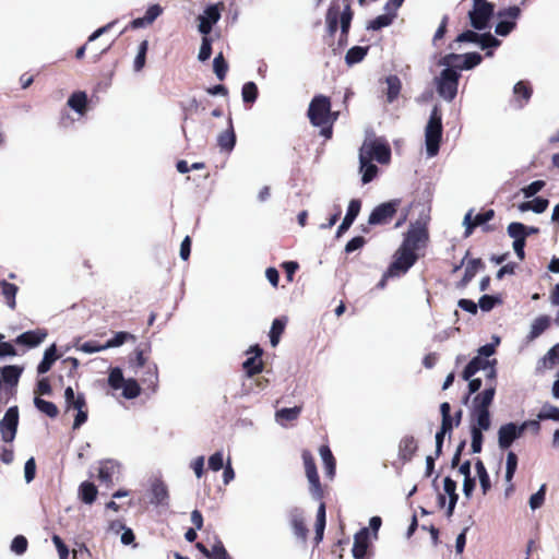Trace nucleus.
<instances>
[{
    "label": "nucleus",
    "mask_w": 559,
    "mask_h": 559,
    "mask_svg": "<svg viewBox=\"0 0 559 559\" xmlns=\"http://www.w3.org/2000/svg\"><path fill=\"white\" fill-rule=\"evenodd\" d=\"M301 457L304 461L306 476L310 485V493L316 500L321 501L317 511L316 535L313 538L314 546H318L323 539L326 524L325 502L322 501L324 497V490L319 478L316 461L312 453L305 449L301 452Z\"/></svg>",
    "instance_id": "obj_1"
},
{
    "label": "nucleus",
    "mask_w": 559,
    "mask_h": 559,
    "mask_svg": "<svg viewBox=\"0 0 559 559\" xmlns=\"http://www.w3.org/2000/svg\"><path fill=\"white\" fill-rule=\"evenodd\" d=\"M354 12L349 4V0H343L342 3L338 0H333L328 8L325 14V24L328 34L333 37L341 28L338 38V47L343 48L348 43V34L352 24Z\"/></svg>",
    "instance_id": "obj_2"
},
{
    "label": "nucleus",
    "mask_w": 559,
    "mask_h": 559,
    "mask_svg": "<svg viewBox=\"0 0 559 559\" xmlns=\"http://www.w3.org/2000/svg\"><path fill=\"white\" fill-rule=\"evenodd\" d=\"M442 132V112L438 106H435L425 128V143L428 156L433 157L439 153Z\"/></svg>",
    "instance_id": "obj_3"
},
{
    "label": "nucleus",
    "mask_w": 559,
    "mask_h": 559,
    "mask_svg": "<svg viewBox=\"0 0 559 559\" xmlns=\"http://www.w3.org/2000/svg\"><path fill=\"white\" fill-rule=\"evenodd\" d=\"M330 97L318 94L311 99L307 116L312 126H322L331 120H337L338 112L332 111Z\"/></svg>",
    "instance_id": "obj_4"
},
{
    "label": "nucleus",
    "mask_w": 559,
    "mask_h": 559,
    "mask_svg": "<svg viewBox=\"0 0 559 559\" xmlns=\"http://www.w3.org/2000/svg\"><path fill=\"white\" fill-rule=\"evenodd\" d=\"M496 394V385H488L483 392L476 394L473 399V407L471 411V419L479 420V425L487 426L491 421L490 406Z\"/></svg>",
    "instance_id": "obj_5"
},
{
    "label": "nucleus",
    "mask_w": 559,
    "mask_h": 559,
    "mask_svg": "<svg viewBox=\"0 0 559 559\" xmlns=\"http://www.w3.org/2000/svg\"><path fill=\"white\" fill-rule=\"evenodd\" d=\"M428 241L429 231L426 224L416 222L415 224H411L408 230L404 235L401 247L405 248L409 252L418 253L419 250L426 248Z\"/></svg>",
    "instance_id": "obj_6"
},
{
    "label": "nucleus",
    "mask_w": 559,
    "mask_h": 559,
    "mask_svg": "<svg viewBox=\"0 0 559 559\" xmlns=\"http://www.w3.org/2000/svg\"><path fill=\"white\" fill-rule=\"evenodd\" d=\"M419 259V253L409 252L405 248H400L393 255V261L388 267L385 277H395L405 274Z\"/></svg>",
    "instance_id": "obj_7"
},
{
    "label": "nucleus",
    "mask_w": 559,
    "mask_h": 559,
    "mask_svg": "<svg viewBox=\"0 0 559 559\" xmlns=\"http://www.w3.org/2000/svg\"><path fill=\"white\" fill-rule=\"evenodd\" d=\"M460 73L450 68L441 71L440 76L437 79V92L440 97L448 102H452L457 94Z\"/></svg>",
    "instance_id": "obj_8"
},
{
    "label": "nucleus",
    "mask_w": 559,
    "mask_h": 559,
    "mask_svg": "<svg viewBox=\"0 0 559 559\" xmlns=\"http://www.w3.org/2000/svg\"><path fill=\"white\" fill-rule=\"evenodd\" d=\"M400 205V199H393L377 205L369 215L368 224L372 226L390 224L395 217Z\"/></svg>",
    "instance_id": "obj_9"
},
{
    "label": "nucleus",
    "mask_w": 559,
    "mask_h": 559,
    "mask_svg": "<svg viewBox=\"0 0 559 559\" xmlns=\"http://www.w3.org/2000/svg\"><path fill=\"white\" fill-rule=\"evenodd\" d=\"M359 155L366 158L364 163L374 159L380 164H388L391 160V148L388 143L372 140L362 144Z\"/></svg>",
    "instance_id": "obj_10"
},
{
    "label": "nucleus",
    "mask_w": 559,
    "mask_h": 559,
    "mask_svg": "<svg viewBox=\"0 0 559 559\" xmlns=\"http://www.w3.org/2000/svg\"><path fill=\"white\" fill-rule=\"evenodd\" d=\"M19 426V408L12 406L8 408L3 418L0 420L1 439L4 442H12L16 436Z\"/></svg>",
    "instance_id": "obj_11"
},
{
    "label": "nucleus",
    "mask_w": 559,
    "mask_h": 559,
    "mask_svg": "<svg viewBox=\"0 0 559 559\" xmlns=\"http://www.w3.org/2000/svg\"><path fill=\"white\" fill-rule=\"evenodd\" d=\"M495 5L492 3H483L481 5H473L468 12L471 25L477 29L483 31L488 27L489 21L493 15Z\"/></svg>",
    "instance_id": "obj_12"
},
{
    "label": "nucleus",
    "mask_w": 559,
    "mask_h": 559,
    "mask_svg": "<svg viewBox=\"0 0 559 559\" xmlns=\"http://www.w3.org/2000/svg\"><path fill=\"white\" fill-rule=\"evenodd\" d=\"M527 428V424L516 426L514 423L502 425L498 430V443L500 449H509L512 443L519 439L524 430Z\"/></svg>",
    "instance_id": "obj_13"
},
{
    "label": "nucleus",
    "mask_w": 559,
    "mask_h": 559,
    "mask_svg": "<svg viewBox=\"0 0 559 559\" xmlns=\"http://www.w3.org/2000/svg\"><path fill=\"white\" fill-rule=\"evenodd\" d=\"M224 4L218 2L216 4H211L205 8L203 14L199 15V32L202 35H209L213 28V25L216 24L221 19V11L223 10Z\"/></svg>",
    "instance_id": "obj_14"
},
{
    "label": "nucleus",
    "mask_w": 559,
    "mask_h": 559,
    "mask_svg": "<svg viewBox=\"0 0 559 559\" xmlns=\"http://www.w3.org/2000/svg\"><path fill=\"white\" fill-rule=\"evenodd\" d=\"M495 211L492 209L478 213L475 216H473V210H469L464 217L465 237L471 236L476 227L481 226L487 222L491 221Z\"/></svg>",
    "instance_id": "obj_15"
},
{
    "label": "nucleus",
    "mask_w": 559,
    "mask_h": 559,
    "mask_svg": "<svg viewBox=\"0 0 559 559\" xmlns=\"http://www.w3.org/2000/svg\"><path fill=\"white\" fill-rule=\"evenodd\" d=\"M47 335H48V332L46 329L38 328L36 330L26 331V332L20 334L13 341V343L15 345H21L26 348H33V347L38 346L40 343H43L45 341V338L47 337Z\"/></svg>",
    "instance_id": "obj_16"
},
{
    "label": "nucleus",
    "mask_w": 559,
    "mask_h": 559,
    "mask_svg": "<svg viewBox=\"0 0 559 559\" xmlns=\"http://www.w3.org/2000/svg\"><path fill=\"white\" fill-rule=\"evenodd\" d=\"M289 523L295 536L301 542L306 543L308 539L309 530L306 525L304 513L300 509L295 508L289 513Z\"/></svg>",
    "instance_id": "obj_17"
},
{
    "label": "nucleus",
    "mask_w": 559,
    "mask_h": 559,
    "mask_svg": "<svg viewBox=\"0 0 559 559\" xmlns=\"http://www.w3.org/2000/svg\"><path fill=\"white\" fill-rule=\"evenodd\" d=\"M369 532L368 528L364 527L358 531L354 536V546L352 549L353 557L355 559H369Z\"/></svg>",
    "instance_id": "obj_18"
},
{
    "label": "nucleus",
    "mask_w": 559,
    "mask_h": 559,
    "mask_svg": "<svg viewBox=\"0 0 559 559\" xmlns=\"http://www.w3.org/2000/svg\"><path fill=\"white\" fill-rule=\"evenodd\" d=\"M418 450V444L413 436H405L399 443V459L405 464L412 461Z\"/></svg>",
    "instance_id": "obj_19"
},
{
    "label": "nucleus",
    "mask_w": 559,
    "mask_h": 559,
    "mask_svg": "<svg viewBox=\"0 0 559 559\" xmlns=\"http://www.w3.org/2000/svg\"><path fill=\"white\" fill-rule=\"evenodd\" d=\"M361 209V201L359 199L350 200L347 213L336 230V237H341L346 230L349 229L356 217L358 216Z\"/></svg>",
    "instance_id": "obj_20"
},
{
    "label": "nucleus",
    "mask_w": 559,
    "mask_h": 559,
    "mask_svg": "<svg viewBox=\"0 0 559 559\" xmlns=\"http://www.w3.org/2000/svg\"><path fill=\"white\" fill-rule=\"evenodd\" d=\"M485 269V263L480 258L469 259L465 264V272L461 281L457 283L459 288H465L474 276Z\"/></svg>",
    "instance_id": "obj_21"
},
{
    "label": "nucleus",
    "mask_w": 559,
    "mask_h": 559,
    "mask_svg": "<svg viewBox=\"0 0 559 559\" xmlns=\"http://www.w3.org/2000/svg\"><path fill=\"white\" fill-rule=\"evenodd\" d=\"M117 464L114 461L107 460L100 463L98 468V480L106 485V487H111L114 485V475L117 472Z\"/></svg>",
    "instance_id": "obj_22"
},
{
    "label": "nucleus",
    "mask_w": 559,
    "mask_h": 559,
    "mask_svg": "<svg viewBox=\"0 0 559 559\" xmlns=\"http://www.w3.org/2000/svg\"><path fill=\"white\" fill-rule=\"evenodd\" d=\"M67 104L75 112L83 116L87 110V105H88L87 94L83 91L74 92L69 97Z\"/></svg>",
    "instance_id": "obj_23"
},
{
    "label": "nucleus",
    "mask_w": 559,
    "mask_h": 559,
    "mask_svg": "<svg viewBox=\"0 0 559 559\" xmlns=\"http://www.w3.org/2000/svg\"><path fill=\"white\" fill-rule=\"evenodd\" d=\"M0 290L1 295L4 298L5 304L12 310L16 308V294L19 292V287L15 284L9 283L5 280L0 281Z\"/></svg>",
    "instance_id": "obj_24"
},
{
    "label": "nucleus",
    "mask_w": 559,
    "mask_h": 559,
    "mask_svg": "<svg viewBox=\"0 0 559 559\" xmlns=\"http://www.w3.org/2000/svg\"><path fill=\"white\" fill-rule=\"evenodd\" d=\"M489 367V361L480 356L474 357L464 368L462 378L469 380L479 370H485Z\"/></svg>",
    "instance_id": "obj_25"
},
{
    "label": "nucleus",
    "mask_w": 559,
    "mask_h": 559,
    "mask_svg": "<svg viewBox=\"0 0 559 559\" xmlns=\"http://www.w3.org/2000/svg\"><path fill=\"white\" fill-rule=\"evenodd\" d=\"M319 453L322 457L326 476L332 478L335 475L336 461L330 447L326 444L321 445L319 449Z\"/></svg>",
    "instance_id": "obj_26"
},
{
    "label": "nucleus",
    "mask_w": 559,
    "mask_h": 559,
    "mask_svg": "<svg viewBox=\"0 0 559 559\" xmlns=\"http://www.w3.org/2000/svg\"><path fill=\"white\" fill-rule=\"evenodd\" d=\"M58 358H59V356L57 354V347L55 344H52L50 347H48L45 350L44 357L37 366V372L39 374H44V373L48 372Z\"/></svg>",
    "instance_id": "obj_27"
},
{
    "label": "nucleus",
    "mask_w": 559,
    "mask_h": 559,
    "mask_svg": "<svg viewBox=\"0 0 559 559\" xmlns=\"http://www.w3.org/2000/svg\"><path fill=\"white\" fill-rule=\"evenodd\" d=\"M550 326V318L546 314L537 317L532 325L531 331L527 334V340L533 341L540 336Z\"/></svg>",
    "instance_id": "obj_28"
},
{
    "label": "nucleus",
    "mask_w": 559,
    "mask_h": 559,
    "mask_svg": "<svg viewBox=\"0 0 559 559\" xmlns=\"http://www.w3.org/2000/svg\"><path fill=\"white\" fill-rule=\"evenodd\" d=\"M74 409L78 413L73 421V429H79L87 420V404L84 394L79 393V400L75 402Z\"/></svg>",
    "instance_id": "obj_29"
},
{
    "label": "nucleus",
    "mask_w": 559,
    "mask_h": 559,
    "mask_svg": "<svg viewBox=\"0 0 559 559\" xmlns=\"http://www.w3.org/2000/svg\"><path fill=\"white\" fill-rule=\"evenodd\" d=\"M97 487L91 481H83L79 487V497L85 504H92L97 498Z\"/></svg>",
    "instance_id": "obj_30"
},
{
    "label": "nucleus",
    "mask_w": 559,
    "mask_h": 559,
    "mask_svg": "<svg viewBox=\"0 0 559 559\" xmlns=\"http://www.w3.org/2000/svg\"><path fill=\"white\" fill-rule=\"evenodd\" d=\"M287 324V318H276L272 322V326L270 330V342L273 347L277 346L280 343L281 336L285 331Z\"/></svg>",
    "instance_id": "obj_31"
},
{
    "label": "nucleus",
    "mask_w": 559,
    "mask_h": 559,
    "mask_svg": "<svg viewBox=\"0 0 559 559\" xmlns=\"http://www.w3.org/2000/svg\"><path fill=\"white\" fill-rule=\"evenodd\" d=\"M264 362L261 357H249L242 362V369L248 378L263 371Z\"/></svg>",
    "instance_id": "obj_32"
},
{
    "label": "nucleus",
    "mask_w": 559,
    "mask_h": 559,
    "mask_svg": "<svg viewBox=\"0 0 559 559\" xmlns=\"http://www.w3.org/2000/svg\"><path fill=\"white\" fill-rule=\"evenodd\" d=\"M152 500L151 502L152 503H155V504H167V500H168V489H167V486L160 481V480H157L155 481L153 485H152Z\"/></svg>",
    "instance_id": "obj_33"
},
{
    "label": "nucleus",
    "mask_w": 559,
    "mask_h": 559,
    "mask_svg": "<svg viewBox=\"0 0 559 559\" xmlns=\"http://www.w3.org/2000/svg\"><path fill=\"white\" fill-rule=\"evenodd\" d=\"M21 373L22 368L17 366H5L2 369L0 368V378L2 377L3 382L12 386L17 384Z\"/></svg>",
    "instance_id": "obj_34"
},
{
    "label": "nucleus",
    "mask_w": 559,
    "mask_h": 559,
    "mask_svg": "<svg viewBox=\"0 0 559 559\" xmlns=\"http://www.w3.org/2000/svg\"><path fill=\"white\" fill-rule=\"evenodd\" d=\"M135 341H136V337L134 334H132L130 332L120 331V332L115 333V335L104 344V347H106V349L119 347L127 342H135Z\"/></svg>",
    "instance_id": "obj_35"
},
{
    "label": "nucleus",
    "mask_w": 559,
    "mask_h": 559,
    "mask_svg": "<svg viewBox=\"0 0 559 559\" xmlns=\"http://www.w3.org/2000/svg\"><path fill=\"white\" fill-rule=\"evenodd\" d=\"M365 160V157L359 156L360 171L362 173L361 181L364 185L372 181L377 177L379 171L378 167L374 164H372L371 160L364 163Z\"/></svg>",
    "instance_id": "obj_36"
},
{
    "label": "nucleus",
    "mask_w": 559,
    "mask_h": 559,
    "mask_svg": "<svg viewBox=\"0 0 559 559\" xmlns=\"http://www.w3.org/2000/svg\"><path fill=\"white\" fill-rule=\"evenodd\" d=\"M218 146L226 152H230L236 144V134L234 132L233 126H229V129L222 132L217 138Z\"/></svg>",
    "instance_id": "obj_37"
},
{
    "label": "nucleus",
    "mask_w": 559,
    "mask_h": 559,
    "mask_svg": "<svg viewBox=\"0 0 559 559\" xmlns=\"http://www.w3.org/2000/svg\"><path fill=\"white\" fill-rule=\"evenodd\" d=\"M386 99L389 103H392L399 97L402 83L397 75H389L386 78Z\"/></svg>",
    "instance_id": "obj_38"
},
{
    "label": "nucleus",
    "mask_w": 559,
    "mask_h": 559,
    "mask_svg": "<svg viewBox=\"0 0 559 559\" xmlns=\"http://www.w3.org/2000/svg\"><path fill=\"white\" fill-rule=\"evenodd\" d=\"M369 48L362 46H354L348 49L345 56V61L348 66L356 64L365 59Z\"/></svg>",
    "instance_id": "obj_39"
},
{
    "label": "nucleus",
    "mask_w": 559,
    "mask_h": 559,
    "mask_svg": "<svg viewBox=\"0 0 559 559\" xmlns=\"http://www.w3.org/2000/svg\"><path fill=\"white\" fill-rule=\"evenodd\" d=\"M548 204H549V202L547 199L535 198L533 201L523 202L522 204H520L519 209L522 212L533 211L537 214H540L546 211V209L548 207Z\"/></svg>",
    "instance_id": "obj_40"
},
{
    "label": "nucleus",
    "mask_w": 559,
    "mask_h": 559,
    "mask_svg": "<svg viewBox=\"0 0 559 559\" xmlns=\"http://www.w3.org/2000/svg\"><path fill=\"white\" fill-rule=\"evenodd\" d=\"M34 404L39 412L44 413L50 418H56L59 414L57 405L52 402L35 396Z\"/></svg>",
    "instance_id": "obj_41"
},
{
    "label": "nucleus",
    "mask_w": 559,
    "mask_h": 559,
    "mask_svg": "<svg viewBox=\"0 0 559 559\" xmlns=\"http://www.w3.org/2000/svg\"><path fill=\"white\" fill-rule=\"evenodd\" d=\"M475 468L479 478L480 487L483 493L486 495L487 491L491 488L490 478L487 473V469L480 459H478L475 463Z\"/></svg>",
    "instance_id": "obj_42"
},
{
    "label": "nucleus",
    "mask_w": 559,
    "mask_h": 559,
    "mask_svg": "<svg viewBox=\"0 0 559 559\" xmlns=\"http://www.w3.org/2000/svg\"><path fill=\"white\" fill-rule=\"evenodd\" d=\"M516 100L527 103L532 96L533 90L527 82L520 81L513 87Z\"/></svg>",
    "instance_id": "obj_43"
},
{
    "label": "nucleus",
    "mask_w": 559,
    "mask_h": 559,
    "mask_svg": "<svg viewBox=\"0 0 559 559\" xmlns=\"http://www.w3.org/2000/svg\"><path fill=\"white\" fill-rule=\"evenodd\" d=\"M491 421H488L487 426H480L479 420H473L471 419V436H472V442L476 443H483L484 442V436L483 431H487L490 429Z\"/></svg>",
    "instance_id": "obj_44"
},
{
    "label": "nucleus",
    "mask_w": 559,
    "mask_h": 559,
    "mask_svg": "<svg viewBox=\"0 0 559 559\" xmlns=\"http://www.w3.org/2000/svg\"><path fill=\"white\" fill-rule=\"evenodd\" d=\"M537 418L539 420H555V421H559V407L555 406V405H551L549 403H545L538 415H537Z\"/></svg>",
    "instance_id": "obj_45"
},
{
    "label": "nucleus",
    "mask_w": 559,
    "mask_h": 559,
    "mask_svg": "<svg viewBox=\"0 0 559 559\" xmlns=\"http://www.w3.org/2000/svg\"><path fill=\"white\" fill-rule=\"evenodd\" d=\"M147 50H148V41L147 40L141 41V44L139 45L138 53H136V56L134 58V62H133L134 71L140 72L145 67Z\"/></svg>",
    "instance_id": "obj_46"
},
{
    "label": "nucleus",
    "mask_w": 559,
    "mask_h": 559,
    "mask_svg": "<svg viewBox=\"0 0 559 559\" xmlns=\"http://www.w3.org/2000/svg\"><path fill=\"white\" fill-rule=\"evenodd\" d=\"M121 389L122 396L128 400L135 399L141 394V388L134 379H127Z\"/></svg>",
    "instance_id": "obj_47"
},
{
    "label": "nucleus",
    "mask_w": 559,
    "mask_h": 559,
    "mask_svg": "<svg viewBox=\"0 0 559 559\" xmlns=\"http://www.w3.org/2000/svg\"><path fill=\"white\" fill-rule=\"evenodd\" d=\"M302 411V406L285 407L276 412L277 420L293 421L296 420Z\"/></svg>",
    "instance_id": "obj_48"
},
{
    "label": "nucleus",
    "mask_w": 559,
    "mask_h": 559,
    "mask_svg": "<svg viewBox=\"0 0 559 559\" xmlns=\"http://www.w3.org/2000/svg\"><path fill=\"white\" fill-rule=\"evenodd\" d=\"M241 94H242L243 103H246V104L254 103L257 100L258 94H259L257 84L254 82L245 83L242 86Z\"/></svg>",
    "instance_id": "obj_49"
},
{
    "label": "nucleus",
    "mask_w": 559,
    "mask_h": 559,
    "mask_svg": "<svg viewBox=\"0 0 559 559\" xmlns=\"http://www.w3.org/2000/svg\"><path fill=\"white\" fill-rule=\"evenodd\" d=\"M395 15H396L395 13H392V14L386 13V14L379 15L369 22L368 28H370L372 31H378V29H381L382 27H386L392 24Z\"/></svg>",
    "instance_id": "obj_50"
},
{
    "label": "nucleus",
    "mask_w": 559,
    "mask_h": 559,
    "mask_svg": "<svg viewBox=\"0 0 559 559\" xmlns=\"http://www.w3.org/2000/svg\"><path fill=\"white\" fill-rule=\"evenodd\" d=\"M213 69L218 80L223 81L226 78L228 64L222 52L214 58Z\"/></svg>",
    "instance_id": "obj_51"
},
{
    "label": "nucleus",
    "mask_w": 559,
    "mask_h": 559,
    "mask_svg": "<svg viewBox=\"0 0 559 559\" xmlns=\"http://www.w3.org/2000/svg\"><path fill=\"white\" fill-rule=\"evenodd\" d=\"M508 234L514 240H516V239L523 240V239H526V237L528 236L527 227L524 224L519 223V222H513V223L509 224Z\"/></svg>",
    "instance_id": "obj_52"
},
{
    "label": "nucleus",
    "mask_w": 559,
    "mask_h": 559,
    "mask_svg": "<svg viewBox=\"0 0 559 559\" xmlns=\"http://www.w3.org/2000/svg\"><path fill=\"white\" fill-rule=\"evenodd\" d=\"M483 61V57L478 52H468L463 55L462 66H459L460 70H471L478 66Z\"/></svg>",
    "instance_id": "obj_53"
},
{
    "label": "nucleus",
    "mask_w": 559,
    "mask_h": 559,
    "mask_svg": "<svg viewBox=\"0 0 559 559\" xmlns=\"http://www.w3.org/2000/svg\"><path fill=\"white\" fill-rule=\"evenodd\" d=\"M126 379L123 378L122 370L118 367L112 368L109 372L108 384L114 390H119L122 388Z\"/></svg>",
    "instance_id": "obj_54"
},
{
    "label": "nucleus",
    "mask_w": 559,
    "mask_h": 559,
    "mask_svg": "<svg viewBox=\"0 0 559 559\" xmlns=\"http://www.w3.org/2000/svg\"><path fill=\"white\" fill-rule=\"evenodd\" d=\"M518 467V455L510 451L507 455L506 480L511 483Z\"/></svg>",
    "instance_id": "obj_55"
},
{
    "label": "nucleus",
    "mask_w": 559,
    "mask_h": 559,
    "mask_svg": "<svg viewBox=\"0 0 559 559\" xmlns=\"http://www.w3.org/2000/svg\"><path fill=\"white\" fill-rule=\"evenodd\" d=\"M477 44L483 49H488L499 47L501 45V41L498 38H496L492 34L485 33L479 34V39L477 40Z\"/></svg>",
    "instance_id": "obj_56"
},
{
    "label": "nucleus",
    "mask_w": 559,
    "mask_h": 559,
    "mask_svg": "<svg viewBox=\"0 0 559 559\" xmlns=\"http://www.w3.org/2000/svg\"><path fill=\"white\" fill-rule=\"evenodd\" d=\"M212 55V39L209 35H203L202 43L199 51V60L204 62L210 59Z\"/></svg>",
    "instance_id": "obj_57"
},
{
    "label": "nucleus",
    "mask_w": 559,
    "mask_h": 559,
    "mask_svg": "<svg viewBox=\"0 0 559 559\" xmlns=\"http://www.w3.org/2000/svg\"><path fill=\"white\" fill-rule=\"evenodd\" d=\"M463 55H457L454 52L448 53L440 60V64L445 66L450 69H459V66H462Z\"/></svg>",
    "instance_id": "obj_58"
},
{
    "label": "nucleus",
    "mask_w": 559,
    "mask_h": 559,
    "mask_svg": "<svg viewBox=\"0 0 559 559\" xmlns=\"http://www.w3.org/2000/svg\"><path fill=\"white\" fill-rule=\"evenodd\" d=\"M501 299L497 296L484 295L479 298L478 306L483 311H490Z\"/></svg>",
    "instance_id": "obj_59"
},
{
    "label": "nucleus",
    "mask_w": 559,
    "mask_h": 559,
    "mask_svg": "<svg viewBox=\"0 0 559 559\" xmlns=\"http://www.w3.org/2000/svg\"><path fill=\"white\" fill-rule=\"evenodd\" d=\"M28 542L25 536L17 535L11 543V550L16 555H23L27 550Z\"/></svg>",
    "instance_id": "obj_60"
},
{
    "label": "nucleus",
    "mask_w": 559,
    "mask_h": 559,
    "mask_svg": "<svg viewBox=\"0 0 559 559\" xmlns=\"http://www.w3.org/2000/svg\"><path fill=\"white\" fill-rule=\"evenodd\" d=\"M545 366L554 367L559 364V344L554 345L543 358Z\"/></svg>",
    "instance_id": "obj_61"
},
{
    "label": "nucleus",
    "mask_w": 559,
    "mask_h": 559,
    "mask_svg": "<svg viewBox=\"0 0 559 559\" xmlns=\"http://www.w3.org/2000/svg\"><path fill=\"white\" fill-rule=\"evenodd\" d=\"M545 185L546 182L544 180H536L530 183L528 186L522 188L521 191L524 194V197L528 199L538 193L545 187Z\"/></svg>",
    "instance_id": "obj_62"
},
{
    "label": "nucleus",
    "mask_w": 559,
    "mask_h": 559,
    "mask_svg": "<svg viewBox=\"0 0 559 559\" xmlns=\"http://www.w3.org/2000/svg\"><path fill=\"white\" fill-rule=\"evenodd\" d=\"M516 26L514 21H500L496 25V34L499 36H508Z\"/></svg>",
    "instance_id": "obj_63"
},
{
    "label": "nucleus",
    "mask_w": 559,
    "mask_h": 559,
    "mask_svg": "<svg viewBox=\"0 0 559 559\" xmlns=\"http://www.w3.org/2000/svg\"><path fill=\"white\" fill-rule=\"evenodd\" d=\"M211 552L213 559H229L228 552L219 539L213 545Z\"/></svg>",
    "instance_id": "obj_64"
}]
</instances>
